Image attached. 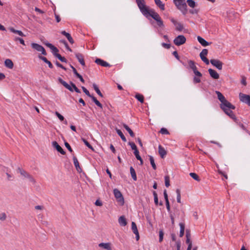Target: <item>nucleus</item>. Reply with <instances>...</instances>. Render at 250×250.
Returning <instances> with one entry per match:
<instances>
[{
	"mask_svg": "<svg viewBox=\"0 0 250 250\" xmlns=\"http://www.w3.org/2000/svg\"><path fill=\"white\" fill-rule=\"evenodd\" d=\"M218 100L221 102L220 107L224 112L231 119H235V116L232 110L235 109V106L228 101L223 94L219 91H216Z\"/></svg>",
	"mask_w": 250,
	"mask_h": 250,
	"instance_id": "f257e3e1",
	"label": "nucleus"
},
{
	"mask_svg": "<svg viewBox=\"0 0 250 250\" xmlns=\"http://www.w3.org/2000/svg\"><path fill=\"white\" fill-rule=\"evenodd\" d=\"M136 3L141 13L147 18L150 9H149L148 7L146 5L145 0H136Z\"/></svg>",
	"mask_w": 250,
	"mask_h": 250,
	"instance_id": "f03ea898",
	"label": "nucleus"
},
{
	"mask_svg": "<svg viewBox=\"0 0 250 250\" xmlns=\"http://www.w3.org/2000/svg\"><path fill=\"white\" fill-rule=\"evenodd\" d=\"M173 2L177 8L184 14L187 13V5L186 0H173Z\"/></svg>",
	"mask_w": 250,
	"mask_h": 250,
	"instance_id": "7ed1b4c3",
	"label": "nucleus"
},
{
	"mask_svg": "<svg viewBox=\"0 0 250 250\" xmlns=\"http://www.w3.org/2000/svg\"><path fill=\"white\" fill-rule=\"evenodd\" d=\"M17 172L19 173L24 178L28 179L29 182L33 184H35L36 180L34 177L24 169L19 167L17 169Z\"/></svg>",
	"mask_w": 250,
	"mask_h": 250,
	"instance_id": "20e7f679",
	"label": "nucleus"
},
{
	"mask_svg": "<svg viewBox=\"0 0 250 250\" xmlns=\"http://www.w3.org/2000/svg\"><path fill=\"white\" fill-rule=\"evenodd\" d=\"M114 195L119 204L123 205L124 204V199L121 192L118 189L113 190Z\"/></svg>",
	"mask_w": 250,
	"mask_h": 250,
	"instance_id": "39448f33",
	"label": "nucleus"
},
{
	"mask_svg": "<svg viewBox=\"0 0 250 250\" xmlns=\"http://www.w3.org/2000/svg\"><path fill=\"white\" fill-rule=\"evenodd\" d=\"M186 42V38L183 35H179L173 41L174 44L177 46H180L184 44Z\"/></svg>",
	"mask_w": 250,
	"mask_h": 250,
	"instance_id": "423d86ee",
	"label": "nucleus"
},
{
	"mask_svg": "<svg viewBox=\"0 0 250 250\" xmlns=\"http://www.w3.org/2000/svg\"><path fill=\"white\" fill-rule=\"evenodd\" d=\"M239 99L240 101L247 104L250 106V96L242 93L239 94Z\"/></svg>",
	"mask_w": 250,
	"mask_h": 250,
	"instance_id": "0eeeda50",
	"label": "nucleus"
},
{
	"mask_svg": "<svg viewBox=\"0 0 250 250\" xmlns=\"http://www.w3.org/2000/svg\"><path fill=\"white\" fill-rule=\"evenodd\" d=\"M31 45V47L33 49H35L38 52H41L42 54L44 55H46V53L44 48L42 45L36 43H32Z\"/></svg>",
	"mask_w": 250,
	"mask_h": 250,
	"instance_id": "6e6552de",
	"label": "nucleus"
},
{
	"mask_svg": "<svg viewBox=\"0 0 250 250\" xmlns=\"http://www.w3.org/2000/svg\"><path fill=\"white\" fill-rule=\"evenodd\" d=\"M208 53V51L207 49H204L202 50L201 52L200 53V57L201 60L206 63V64H208L209 63V60L206 57V56L207 55Z\"/></svg>",
	"mask_w": 250,
	"mask_h": 250,
	"instance_id": "1a4fd4ad",
	"label": "nucleus"
},
{
	"mask_svg": "<svg viewBox=\"0 0 250 250\" xmlns=\"http://www.w3.org/2000/svg\"><path fill=\"white\" fill-rule=\"evenodd\" d=\"M211 64L219 70L222 69L223 63L218 60L211 59L210 61Z\"/></svg>",
	"mask_w": 250,
	"mask_h": 250,
	"instance_id": "9d476101",
	"label": "nucleus"
},
{
	"mask_svg": "<svg viewBox=\"0 0 250 250\" xmlns=\"http://www.w3.org/2000/svg\"><path fill=\"white\" fill-rule=\"evenodd\" d=\"M131 229H132V230L133 233L136 235V240L137 241L139 240V238H140L139 232H138V229H137V226H136L135 223L134 222H132L131 223Z\"/></svg>",
	"mask_w": 250,
	"mask_h": 250,
	"instance_id": "9b49d317",
	"label": "nucleus"
},
{
	"mask_svg": "<svg viewBox=\"0 0 250 250\" xmlns=\"http://www.w3.org/2000/svg\"><path fill=\"white\" fill-rule=\"evenodd\" d=\"M148 16H151L156 21L161 19L159 14L155 12L153 9H150Z\"/></svg>",
	"mask_w": 250,
	"mask_h": 250,
	"instance_id": "f8f14e48",
	"label": "nucleus"
},
{
	"mask_svg": "<svg viewBox=\"0 0 250 250\" xmlns=\"http://www.w3.org/2000/svg\"><path fill=\"white\" fill-rule=\"evenodd\" d=\"M208 73L210 76L214 79H218L219 78V75L218 73L214 70L209 68L208 70Z\"/></svg>",
	"mask_w": 250,
	"mask_h": 250,
	"instance_id": "ddd939ff",
	"label": "nucleus"
},
{
	"mask_svg": "<svg viewBox=\"0 0 250 250\" xmlns=\"http://www.w3.org/2000/svg\"><path fill=\"white\" fill-rule=\"evenodd\" d=\"M52 145L57 150V151L60 152L62 154H65V151L56 142H53Z\"/></svg>",
	"mask_w": 250,
	"mask_h": 250,
	"instance_id": "4468645a",
	"label": "nucleus"
},
{
	"mask_svg": "<svg viewBox=\"0 0 250 250\" xmlns=\"http://www.w3.org/2000/svg\"><path fill=\"white\" fill-rule=\"evenodd\" d=\"M99 247L106 250H112L111 244L109 243H100Z\"/></svg>",
	"mask_w": 250,
	"mask_h": 250,
	"instance_id": "2eb2a0df",
	"label": "nucleus"
},
{
	"mask_svg": "<svg viewBox=\"0 0 250 250\" xmlns=\"http://www.w3.org/2000/svg\"><path fill=\"white\" fill-rule=\"evenodd\" d=\"M59 82L67 89L70 90V91H73V89L72 88V85L68 84L66 82L63 81L62 79L60 78L59 79Z\"/></svg>",
	"mask_w": 250,
	"mask_h": 250,
	"instance_id": "dca6fc26",
	"label": "nucleus"
},
{
	"mask_svg": "<svg viewBox=\"0 0 250 250\" xmlns=\"http://www.w3.org/2000/svg\"><path fill=\"white\" fill-rule=\"evenodd\" d=\"M197 40L200 42V43L203 46H207L211 44V42H208L205 40L203 38L201 37L200 36L197 37Z\"/></svg>",
	"mask_w": 250,
	"mask_h": 250,
	"instance_id": "f3484780",
	"label": "nucleus"
},
{
	"mask_svg": "<svg viewBox=\"0 0 250 250\" xmlns=\"http://www.w3.org/2000/svg\"><path fill=\"white\" fill-rule=\"evenodd\" d=\"M118 222L121 226L125 227L127 225L126 220L124 216L119 217Z\"/></svg>",
	"mask_w": 250,
	"mask_h": 250,
	"instance_id": "a211bd4d",
	"label": "nucleus"
},
{
	"mask_svg": "<svg viewBox=\"0 0 250 250\" xmlns=\"http://www.w3.org/2000/svg\"><path fill=\"white\" fill-rule=\"evenodd\" d=\"M61 33L62 34L66 37V38L67 39L70 43H71V44H73L74 43V40L69 33H67L65 31H62Z\"/></svg>",
	"mask_w": 250,
	"mask_h": 250,
	"instance_id": "6ab92c4d",
	"label": "nucleus"
},
{
	"mask_svg": "<svg viewBox=\"0 0 250 250\" xmlns=\"http://www.w3.org/2000/svg\"><path fill=\"white\" fill-rule=\"evenodd\" d=\"M73 160L74 166H75L77 170L79 172H81L82 171V169L81 168V167H80L79 163V162H78L77 158L76 157L74 156L73 158Z\"/></svg>",
	"mask_w": 250,
	"mask_h": 250,
	"instance_id": "aec40b11",
	"label": "nucleus"
},
{
	"mask_svg": "<svg viewBox=\"0 0 250 250\" xmlns=\"http://www.w3.org/2000/svg\"><path fill=\"white\" fill-rule=\"evenodd\" d=\"M76 57L80 63L83 66L85 65L84 61L83 60V56L82 54L76 53L75 54Z\"/></svg>",
	"mask_w": 250,
	"mask_h": 250,
	"instance_id": "412c9836",
	"label": "nucleus"
},
{
	"mask_svg": "<svg viewBox=\"0 0 250 250\" xmlns=\"http://www.w3.org/2000/svg\"><path fill=\"white\" fill-rule=\"evenodd\" d=\"M4 64L5 66L8 68L12 69L14 66V64L12 61L9 59H6L4 61Z\"/></svg>",
	"mask_w": 250,
	"mask_h": 250,
	"instance_id": "4be33fe9",
	"label": "nucleus"
},
{
	"mask_svg": "<svg viewBox=\"0 0 250 250\" xmlns=\"http://www.w3.org/2000/svg\"><path fill=\"white\" fill-rule=\"evenodd\" d=\"M95 62L103 66L106 67L109 66V64L107 62L100 59H97L95 61Z\"/></svg>",
	"mask_w": 250,
	"mask_h": 250,
	"instance_id": "5701e85b",
	"label": "nucleus"
},
{
	"mask_svg": "<svg viewBox=\"0 0 250 250\" xmlns=\"http://www.w3.org/2000/svg\"><path fill=\"white\" fill-rule=\"evenodd\" d=\"M158 148H159V153L161 157L162 158H163L167 154L166 151L161 146H159Z\"/></svg>",
	"mask_w": 250,
	"mask_h": 250,
	"instance_id": "b1692460",
	"label": "nucleus"
},
{
	"mask_svg": "<svg viewBox=\"0 0 250 250\" xmlns=\"http://www.w3.org/2000/svg\"><path fill=\"white\" fill-rule=\"evenodd\" d=\"M188 63L189 68L191 69L193 71L197 69V67L193 61L189 60L188 61Z\"/></svg>",
	"mask_w": 250,
	"mask_h": 250,
	"instance_id": "393cba45",
	"label": "nucleus"
},
{
	"mask_svg": "<svg viewBox=\"0 0 250 250\" xmlns=\"http://www.w3.org/2000/svg\"><path fill=\"white\" fill-rule=\"evenodd\" d=\"M45 45L52 50V52L53 54L55 52H58L59 51L58 49L56 47H55L52 44H51L50 43H48V42L46 43Z\"/></svg>",
	"mask_w": 250,
	"mask_h": 250,
	"instance_id": "a878e982",
	"label": "nucleus"
},
{
	"mask_svg": "<svg viewBox=\"0 0 250 250\" xmlns=\"http://www.w3.org/2000/svg\"><path fill=\"white\" fill-rule=\"evenodd\" d=\"M45 45L52 50V52L53 54L55 52H58L59 51L58 49L56 47H55L52 44H51L50 43H48V42L46 43Z\"/></svg>",
	"mask_w": 250,
	"mask_h": 250,
	"instance_id": "bb28decb",
	"label": "nucleus"
},
{
	"mask_svg": "<svg viewBox=\"0 0 250 250\" xmlns=\"http://www.w3.org/2000/svg\"><path fill=\"white\" fill-rule=\"evenodd\" d=\"M39 58L42 60L44 62L46 63L47 64H48V66L49 68H53V65L51 63V62L48 61L47 59L45 58V57H42V56H39Z\"/></svg>",
	"mask_w": 250,
	"mask_h": 250,
	"instance_id": "cd10ccee",
	"label": "nucleus"
},
{
	"mask_svg": "<svg viewBox=\"0 0 250 250\" xmlns=\"http://www.w3.org/2000/svg\"><path fill=\"white\" fill-rule=\"evenodd\" d=\"M9 30H10V31L11 32H13L14 33H15V34H17L19 36H22V37L25 36V35L23 33V32L22 31H20V30H16V29H15L13 27L10 28Z\"/></svg>",
	"mask_w": 250,
	"mask_h": 250,
	"instance_id": "c85d7f7f",
	"label": "nucleus"
},
{
	"mask_svg": "<svg viewBox=\"0 0 250 250\" xmlns=\"http://www.w3.org/2000/svg\"><path fill=\"white\" fill-rule=\"evenodd\" d=\"M155 4L162 10H165V4L162 3L161 0H154Z\"/></svg>",
	"mask_w": 250,
	"mask_h": 250,
	"instance_id": "c756f323",
	"label": "nucleus"
},
{
	"mask_svg": "<svg viewBox=\"0 0 250 250\" xmlns=\"http://www.w3.org/2000/svg\"><path fill=\"white\" fill-rule=\"evenodd\" d=\"M179 226L180 227V237H182L183 236L185 231V225L182 223H180L179 224Z\"/></svg>",
	"mask_w": 250,
	"mask_h": 250,
	"instance_id": "7c9ffc66",
	"label": "nucleus"
},
{
	"mask_svg": "<svg viewBox=\"0 0 250 250\" xmlns=\"http://www.w3.org/2000/svg\"><path fill=\"white\" fill-rule=\"evenodd\" d=\"M130 174H131L132 179L134 181H136L137 180V176L136 174V172H135L134 169L132 167H130Z\"/></svg>",
	"mask_w": 250,
	"mask_h": 250,
	"instance_id": "2f4dec72",
	"label": "nucleus"
},
{
	"mask_svg": "<svg viewBox=\"0 0 250 250\" xmlns=\"http://www.w3.org/2000/svg\"><path fill=\"white\" fill-rule=\"evenodd\" d=\"M124 127L127 131L130 136L133 137L134 136V133L132 130L126 124L123 125Z\"/></svg>",
	"mask_w": 250,
	"mask_h": 250,
	"instance_id": "473e14b6",
	"label": "nucleus"
},
{
	"mask_svg": "<svg viewBox=\"0 0 250 250\" xmlns=\"http://www.w3.org/2000/svg\"><path fill=\"white\" fill-rule=\"evenodd\" d=\"M116 131L117 134L120 136L122 140L124 142H126V139L125 136H124V135L123 134V133H122V132L120 129H117V128L116 129Z\"/></svg>",
	"mask_w": 250,
	"mask_h": 250,
	"instance_id": "72a5a7b5",
	"label": "nucleus"
},
{
	"mask_svg": "<svg viewBox=\"0 0 250 250\" xmlns=\"http://www.w3.org/2000/svg\"><path fill=\"white\" fill-rule=\"evenodd\" d=\"M54 55L58 59H59L62 62H66V60L65 58L62 57L61 55L58 53V52H55L54 54Z\"/></svg>",
	"mask_w": 250,
	"mask_h": 250,
	"instance_id": "f704fd0d",
	"label": "nucleus"
},
{
	"mask_svg": "<svg viewBox=\"0 0 250 250\" xmlns=\"http://www.w3.org/2000/svg\"><path fill=\"white\" fill-rule=\"evenodd\" d=\"M93 87L96 92V93L101 97H103V95L102 93L101 92L100 90H99L98 86L95 84H93Z\"/></svg>",
	"mask_w": 250,
	"mask_h": 250,
	"instance_id": "c9c22d12",
	"label": "nucleus"
},
{
	"mask_svg": "<svg viewBox=\"0 0 250 250\" xmlns=\"http://www.w3.org/2000/svg\"><path fill=\"white\" fill-rule=\"evenodd\" d=\"M91 98L98 106L100 107L101 109L103 108L102 104L96 99V98L95 97L92 96Z\"/></svg>",
	"mask_w": 250,
	"mask_h": 250,
	"instance_id": "e433bc0d",
	"label": "nucleus"
},
{
	"mask_svg": "<svg viewBox=\"0 0 250 250\" xmlns=\"http://www.w3.org/2000/svg\"><path fill=\"white\" fill-rule=\"evenodd\" d=\"M189 175L195 180L198 182L200 181V179L199 176L195 173L191 172L189 173Z\"/></svg>",
	"mask_w": 250,
	"mask_h": 250,
	"instance_id": "4c0bfd02",
	"label": "nucleus"
},
{
	"mask_svg": "<svg viewBox=\"0 0 250 250\" xmlns=\"http://www.w3.org/2000/svg\"><path fill=\"white\" fill-rule=\"evenodd\" d=\"M149 161H150V164L152 166L153 168L154 169H156V165L154 162V159L152 156H149Z\"/></svg>",
	"mask_w": 250,
	"mask_h": 250,
	"instance_id": "58836bf2",
	"label": "nucleus"
},
{
	"mask_svg": "<svg viewBox=\"0 0 250 250\" xmlns=\"http://www.w3.org/2000/svg\"><path fill=\"white\" fill-rule=\"evenodd\" d=\"M174 25L175 26L176 29L177 30L182 31L183 29L182 24L180 22H177Z\"/></svg>",
	"mask_w": 250,
	"mask_h": 250,
	"instance_id": "ea45409f",
	"label": "nucleus"
},
{
	"mask_svg": "<svg viewBox=\"0 0 250 250\" xmlns=\"http://www.w3.org/2000/svg\"><path fill=\"white\" fill-rule=\"evenodd\" d=\"M135 97L141 103H143L144 102V97L143 95L137 94L135 95Z\"/></svg>",
	"mask_w": 250,
	"mask_h": 250,
	"instance_id": "a19ab883",
	"label": "nucleus"
},
{
	"mask_svg": "<svg viewBox=\"0 0 250 250\" xmlns=\"http://www.w3.org/2000/svg\"><path fill=\"white\" fill-rule=\"evenodd\" d=\"M187 3L188 6L191 8H194L195 6V2L193 0H187Z\"/></svg>",
	"mask_w": 250,
	"mask_h": 250,
	"instance_id": "79ce46f5",
	"label": "nucleus"
},
{
	"mask_svg": "<svg viewBox=\"0 0 250 250\" xmlns=\"http://www.w3.org/2000/svg\"><path fill=\"white\" fill-rule=\"evenodd\" d=\"M177 193V201L178 203H181V194L180 190L179 189L176 190Z\"/></svg>",
	"mask_w": 250,
	"mask_h": 250,
	"instance_id": "37998d69",
	"label": "nucleus"
},
{
	"mask_svg": "<svg viewBox=\"0 0 250 250\" xmlns=\"http://www.w3.org/2000/svg\"><path fill=\"white\" fill-rule=\"evenodd\" d=\"M165 182L166 186L168 188L170 186L169 177L168 176H166L165 177Z\"/></svg>",
	"mask_w": 250,
	"mask_h": 250,
	"instance_id": "c03bdc74",
	"label": "nucleus"
},
{
	"mask_svg": "<svg viewBox=\"0 0 250 250\" xmlns=\"http://www.w3.org/2000/svg\"><path fill=\"white\" fill-rule=\"evenodd\" d=\"M60 42H62V43H63V44H64V45H65V47L66 49L67 50H68V51H70V52H72V50L69 48V47L68 46V45L67 43L66 42V41H64V40H61Z\"/></svg>",
	"mask_w": 250,
	"mask_h": 250,
	"instance_id": "a18cd8bd",
	"label": "nucleus"
},
{
	"mask_svg": "<svg viewBox=\"0 0 250 250\" xmlns=\"http://www.w3.org/2000/svg\"><path fill=\"white\" fill-rule=\"evenodd\" d=\"M14 41H19L22 44V45H25V43H24V40L21 38H19V37H15V39H14Z\"/></svg>",
	"mask_w": 250,
	"mask_h": 250,
	"instance_id": "49530a36",
	"label": "nucleus"
},
{
	"mask_svg": "<svg viewBox=\"0 0 250 250\" xmlns=\"http://www.w3.org/2000/svg\"><path fill=\"white\" fill-rule=\"evenodd\" d=\"M82 88L83 91L85 93V94L86 95H87L88 97L91 98L93 96L90 95L89 91L84 86H82Z\"/></svg>",
	"mask_w": 250,
	"mask_h": 250,
	"instance_id": "de8ad7c7",
	"label": "nucleus"
},
{
	"mask_svg": "<svg viewBox=\"0 0 250 250\" xmlns=\"http://www.w3.org/2000/svg\"><path fill=\"white\" fill-rule=\"evenodd\" d=\"M71 84L72 85V86L73 87L72 88L73 89V90H74L77 93H81L80 90L76 87L75 84H74L72 83H71Z\"/></svg>",
	"mask_w": 250,
	"mask_h": 250,
	"instance_id": "09e8293b",
	"label": "nucleus"
},
{
	"mask_svg": "<svg viewBox=\"0 0 250 250\" xmlns=\"http://www.w3.org/2000/svg\"><path fill=\"white\" fill-rule=\"evenodd\" d=\"M84 143V144L89 148L93 149L92 146L90 145V144L84 139H82Z\"/></svg>",
	"mask_w": 250,
	"mask_h": 250,
	"instance_id": "8fccbe9b",
	"label": "nucleus"
},
{
	"mask_svg": "<svg viewBox=\"0 0 250 250\" xmlns=\"http://www.w3.org/2000/svg\"><path fill=\"white\" fill-rule=\"evenodd\" d=\"M134 154L136 157V158H137V160H140L141 159V156H140L139 155V151L137 150H135L134 151Z\"/></svg>",
	"mask_w": 250,
	"mask_h": 250,
	"instance_id": "3c124183",
	"label": "nucleus"
},
{
	"mask_svg": "<svg viewBox=\"0 0 250 250\" xmlns=\"http://www.w3.org/2000/svg\"><path fill=\"white\" fill-rule=\"evenodd\" d=\"M201 77L195 76L193 78V82L195 83H199L201 82Z\"/></svg>",
	"mask_w": 250,
	"mask_h": 250,
	"instance_id": "603ef678",
	"label": "nucleus"
},
{
	"mask_svg": "<svg viewBox=\"0 0 250 250\" xmlns=\"http://www.w3.org/2000/svg\"><path fill=\"white\" fill-rule=\"evenodd\" d=\"M129 145L130 146L132 149L134 150V151L135 150H137V146L135 145V144L133 142H129Z\"/></svg>",
	"mask_w": 250,
	"mask_h": 250,
	"instance_id": "864d4df0",
	"label": "nucleus"
},
{
	"mask_svg": "<svg viewBox=\"0 0 250 250\" xmlns=\"http://www.w3.org/2000/svg\"><path fill=\"white\" fill-rule=\"evenodd\" d=\"M164 236V232L163 230L159 231V242H161L163 241Z\"/></svg>",
	"mask_w": 250,
	"mask_h": 250,
	"instance_id": "5fc2aeb1",
	"label": "nucleus"
},
{
	"mask_svg": "<svg viewBox=\"0 0 250 250\" xmlns=\"http://www.w3.org/2000/svg\"><path fill=\"white\" fill-rule=\"evenodd\" d=\"M56 115L57 116V117L61 120V121H63L64 120V117L60 114L58 112L56 111L55 112Z\"/></svg>",
	"mask_w": 250,
	"mask_h": 250,
	"instance_id": "6e6d98bb",
	"label": "nucleus"
},
{
	"mask_svg": "<svg viewBox=\"0 0 250 250\" xmlns=\"http://www.w3.org/2000/svg\"><path fill=\"white\" fill-rule=\"evenodd\" d=\"M160 132L163 134H168V131L165 128H162L161 129Z\"/></svg>",
	"mask_w": 250,
	"mask_h": 250,
	"instance_id": "4d7b16f0",
	"label": "nucleus"
},
{
	"mask_svg": "<svg viewBox=\"0 0 250 250\" xmlns=\"http://www.w3.org/2000/svg\"><path fill=\"white\" fill-rule=\"evenodd\" d=\"M194 74H195V76L201 77L202 76V74L196 69V70L193 71Z\"/></svg>",
	"mask_w": 250,
	"mask_h": 250,
	"instance_id": "13d9d810",
	"label": "nucleus"
},
{
	"mask_svg": "<svg viewBox=\"0 0 250 250\" xmlns=\"http://www.w3.org/2000/svg\"><path fill=\"white\" fill-rule=\"evenodd\" d=\"M157 25L159 27H164L163 21L161 20V18L160 19H159L158 21H157Z\"/></svg>",
	"mask_w": 250,
	"mask_h": 250,
	"instance_id": "bf43d9fd",
	"label": "nucleus"
},
{
	"mask_svg": "<svg viewBox=\"0 0 250 250\" xmlns=\"http://www.w3.org/2000/svg\"><path fill=\"white\" fill-rule=\"evenodd\" d=\"M162 45L163 47L169 49L170 47V44L169 43H162Z\"/></svg>",
	"mask_w": 250,
	"mask_h": 250,
	"instance_id": "052dcab7",
	"label": "nucleus"
},
{
	"mask_svg": "<svg viewBox=\"0 0 250 250\" xmlns=\"http://www.w3.org/2000/svg\"><path fill=\"white\" fill-rule=\"evenodd\" d=\"M95 204L97 206H102L103 205L102 201H101L100 200H97L95 203Z\"/></svg>",
	"mask_w": 250,
	"mask_h": 250,
	"instance_id": "680f3d73",
	"label": "nucleus"
},
{
	"mask_svg": "<svg viewBox=\"0 0 250 250\" xmlns=\"http://www.w3.org/2000/svg\"><path fill=\"white\" fill-rule=\"evenodd\" d=\"M64 144H65V146L69 150V151H70V152H72V149L70 146L69 145V144L68 143H67V142H65Z\"/></svg>",
	"mask_w": 250,
	"mask_h": 250,
	"instance_id": "e2e57ef3",
	"label": "nucleus"
},
{
	"mask_svg": "<svg viewBox=\"0 0 250 250\" xmlns=\"http://www.w3.org/2000/svg\"><path fill=\"white\" fill-rule=\"evenodd\" d=\"M164 195L166 202L169 201L168 199V195L167 194L166 190H165L164 191Z\"/></svg>",
	"mask_w": 250,
	"mask_h": 250,
	"instance_id": "0e129e2a",
	"label": "nucleus"
},
{
	"mask_svg": "<svg viewBox=\"0 0 250 250\" xmlns=\"http://www.w3.org/2000/svg\"><path fill=\"white\" fill-rule=\"evenodd\" d=\"M186 236H187L186 243L187 244H188V245H189L190 244L192 245L191 242V241L190 240V238L188 237V233H187Z\"/></svg>",
	"mask_w": 250,
	"mask_h": 250,
	"instance_id": "69168bd1",
	"label": "nucleus"
},
{
	"mask_svg": "<svg viewBox=\"0 0 250 250\" xmlns=\"http://www.w3.org/2000/svg\"><path fill=\"white\" fill-rule=\"evenodd\" d=\"M6 219V214L5 213L0 214V220H4Z\"/></svg>",
	"mask_w": 250,
	"mask_h": 250,
	"instance_id": "338daca9",
	"label": "nucleus"
},
{
	"mask_svg": "<svg viewBox=\"0 0 250 250\" xmlns=\"http://www.w3.org/2000/svg\"><path fill=\"white\" fill-rule=\"evenodd\" d=\"M56 64L58 67H61V68H62V69H64V70H66V68H65L64 67H63V66H62V64H61V63H60L59 62H56Z\"/></svg>",
	"mask_w": 250,
	"mask_h": 250,
	"instance_id": "774afa93",
	"label": "nucleus"
}]
</instances>
